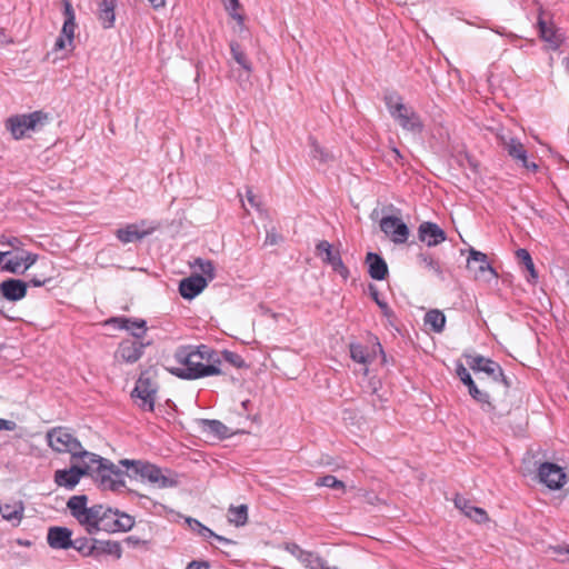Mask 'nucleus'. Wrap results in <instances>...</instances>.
<instances>
[{"label":"nucleus","instance_id":"obj_1","mask_svg":"<svg viewBox=\"0 0 569 569\" xmlns=\"http://www.w3.org/2000/svg\"><path fill=\"white\" fill-rule=\"evenodd\" d=\"M211 356V350L207 346H181L174 352V359L181 367L172 368L170 372L188 380L219 375L220 368L210 362Z\"/></svg>","mask_w":569,"mask_h":569},{"label":"nucleus","instance_id":"obj_2","mask_svg":"<svg viewBox=\"0 0 569 569\" xmlns=\"http://www.w3.org/2000/svg\"><path fill=\"white\" fill-rule=\"evenodd\" d=\"M72 465L96 477L103 490L119 491L124 487L123 472L110 460L81 447L71 458Z\"/></svg>","mask_w":569,"mask_h":569},{"label":"nucleus","instance_id":"obj_3","mask_svg":"<svg viewBox=\"0 0 569 569\" xmlns=\"http://www.w3.org/2000/svg\"><path fill=\"white\" fill-rule=\"evenodd\" d=\"M120 465L127 467L132 473L129 476H139L142 480H147L152 486L164 489L173 488L178 486V479L174 473L168 469H161L160 467L142 460H120Z\"/></svg>","mask_w":569,"mask_h":569},{"label":"nucleus","instance_id":"obj_4","mask_svg":"<svg viewBox=\"0 0 569 569\" xmlns=\"http://www.w3.org/2000/svg\"><path fill=\"white\" fill-rule=\"evenodd\" d=\"M67 508L79 525L86 529L87 533L96 535L99 532L98 525L103 505L88 507V497L86 495H77L68 499Z\"/></svg>","mask_w":569,"mask_h":569},{"label":"nucleus","instance_id":"obj_5","mask_svg":"<svg viewBox=\"0 0 569 569\" xmlns=\"http://www.w3.org/2000/svg\"><path fill=\"white\" fill-rule=\"evenodd\" d=\"M50 121V114L42 110L30 113L16 114L6 121V128L10 131L16 140H20L27 136V132L40 131Z\"/></svg>","mask_w":569,"mask_h":569},{"label":"nucleus","instance_id":"obj_6","mask_svg":"<svg viewBox=\"0 0 569 569\" xmlns=\"http://www.w3.org/2000/svg\"><path fill=\"white\" fill-rule=\"evenodd\" d=\"M385 102L391 117L398 121L402 129L412 132L422 131L423 126L419 114L408 108L397 93L387 94Z\"/></svg>","mask_w":569,"mask_h":569},{"label":"nucleus","instance_id":"obj_7","mask_svg":"<svg viewBox=\"0 0 569 569\" xmlns=\"http://www.w3.org/2000/svg\"><path fill=\"white\" fill-rule=\"evenodd\" d=\"M158 390L157 382L150 375V371L141 372L136 386L131 392V397L139 400L138 406L146 411L154 410L156 393Z\"/></svg>","mask_w":569,"mask_h":569},{"label":"nucleus","instance_id":"obj_8","mask_svg":"<svg viewBox=\"0 0 569 569\" xmlns=\"http://www.w3.org/2000/svg\"><path fill=\"white\" fill-rule=\"evenodd\" d=\"M47 440L52 450L59 453H70L71 458L82 447L81 442L64 427H56L49 430Z\"/></svg>","mask_w":569,"mask_h":569},{"label":"nucleus","instance_id":"obj_9","mask_svg":"<svg viewBox=\"0 0 569 569\" xmlns=\"http://www.w3.org/2000/svg\"><path fill=\"white\" fill-rule=\"evenodd\" d=\"M134 526V519L118 509L103 506L99 520V531H129Z\"/></svg>","mask_w":569,"mask_h":569},{"label":"nucleus","instance_id":"obj_10","mask_svg":"<svg viewBox=\"0 0 569 569\" xmlns=\"http://www.w3.org/2000/svg\"><path fill=\"white\" fill-rule=\"evenodd\" d=\"M467 269L473 274V278L479 281L490 282L498 278V273L489 263L487 254L473 248L469 250Z\"/></svg>","mask_w":569,"mask_h":569},{"label":"nucleus","instance_id":"obj_11","mask_svg":"<svg viewBox=\"0 0 569 569\" xmlns=\"http://www.w3.org/2000/svg\"><path fill=\"white\" fill-rule=\"evenodd\" d=\"M465 358L467 359V363L472 371L483 372L493 381L502 382L506 387L510 386L508 378L503 375V370L498 362L480 355L465 353Z\"/></svg>","mask_w":569,"mask_h":569},{"label":"nucleus","instance_id":"obj_12","mask_svg":"<svg viewBox=\"0 0 569 569\" xmlns=\"http://www.w3.org/2000/svg\"><path fill=\"white\" fill-rule=\"evenodd\" d=\"M317 254L321 257L325 263L332 267L333 271L340 274L343 279L349 277V270L345 266L340 252L333 250L331 243L327 240H321L316 246Z\"/></svg>","mask_w":569,"mask_h":569},{"label":"nucleus","instance_id":"obj_13","mask_svg":"<svg viewBox=\"0 0 569 569\" xmlns=\"http://www.w3.org/2000/svg\"><path fill=\"white\" fill-rule=\"evenodd\" d=\"M456 373L461 382L468 387L469 395L482 406V409L485 411H491L493 406L489 400V395L477 387L471 375L461 362L457 363Z\"/></svg>","mask_w":569,"mask_h":569},{"label":"nucleus","instance_id":"obj_14","mask_svg":"<svg viewBox=\"0 0 569 569\" xmlns=\"http://www.w3.org/2000/svg\"><path fill=\"white\" fill-rule=\"evenodd\" d=\"M538 478L551 490H558L566 483L563 469L553 462L541 463L538 468Z\"/></svg>","mask_w":569,"mask_h":569},{"label":"nucleus","instance_id":"obj_15","mask_svg":"<svg viewBox=\"0 0 569 569\" xmlns=\"http://www.w3.org/2000/svg\"><path fill=\"white\" fill-rule=\"evenodd\" d=\"M380 229L392 242L401 244L409 238L408 226L398 217L387 216L380 220Z\"/></svg>","mask_w":569,"mask_h":569},{"label":"nucleus","instance_id":"obj_16","mask_svg":"<svg viewBox=\"0 0 569 569\" xmlns=\"http://www.w3.org/2000/svg\"><path fill=\"white\" fill-rule=\"evenodd\" d=\"M150 343V341L126 339L119 345L116 357L127 363H134L142 357L144 348Z\"/></svg>","mask_w":569,"mask_h":569},{"label":"nucleus","instance_id":"obj_17","mask_svg":"<svg viewBox=\"0 0 569 569\" xmlns=\"http://www.w3.org/2000/svg\"><path fill=\"white\" fill-rule=\"evenodd\" d=\"M418 238L428 247H436L447 239V234L437 223L423 221L418 227Z\"/></svg>","mask_w":569,"mask_h":569},{"label":"nucleus","instance_id":"obj_18","mask_svg":"<svg viewBox=\"0 0 569 569\" xmlns=\"http://www.w3.org/2000/svg\"><path fill=\"white\" fill-rule=\"evenodd\" d=\"M84 476H87V471L84 469H80L71 465L69 469L56 470L53 479L58 487H63L68 490H72Z\"/></svg>","mask_w":569,"mask_h":569},{"label":"nucleus","instance_id":"obj_19","mask_svg":"<svg viewBox=\"0 0 569 569\" xmlns=\"http://www.w3.org/2000/svg\"><path fill=\"white\" fill-rule=\"evenodd\" d=\"M503 148L513 160L520 162L523 168L533 172L538 170V164L528 160L527 150L517 138H510L509 140L505 141Z\"/></svg>","mask_w":569,"mask_h":569},{"label":"nucleus","instance_id":"obj_20","mask_svg":"<svg viewBox=\"0 0 569 569\" xmlns=\"http://www.w3.org/2000/svg\"><path fill=\"white\" fill-rule=\"evenodd\" d=\"M72 531L67 527H50L47 533V542L52 549L67 550L73 545Z\"/></svg>","mask_w":569,"mask_h":569},{"label":"nucleus","instance_id":"obj_21","mask_svg":"<svg viewBox=\"0 0 569 569\" xmlns=\"http://www.w3.org/2000/svg\"><path fill=\"white\" fill-rule=\"evenodd\" d=\"M28 283L20 279L9 278L0 283V295L8 301H19L26 297Z\"/></svg>","mask_w":569,"mask_h":569},{"label":"nucleus","instance_id":"obj_22","mask_svg":"<svg viewBox=\"0 0 569 569\" xmlns=\"http://www.w3.org/2000/svg\"><path fill=\"white\" fill-rule=\"evenodd\" d=\"M207 287V278L200 274H192L180 281L179 292L188 300L196 298Z\"/></svg>","mask_w":569,"mask_h":569},{"label":"nucleus","instance_id":"obj_23","mask_svg":"<svg viewBox=\"0 0 569 569\" xmlns=\"http://www.w3.org/2000/svg\"><path fill=\"white\" fill-rule=\"evenodd\" d=\"M112 322L117 323L120 329L129 331L133 340H141L147 332V322L143 319H131L126 317L113 318Z\"/></svg>","mask_w":569,"mask_h":569},{"label":"nucleus","instance_id":"obj_24","mask_svg":"<svg viewBox=\"0 0 569 569\" xmlns=\"http://www.w3.org/2000/svg\"><path fill=\"white\" fill-rule=\"evenodd\" d=\"M366 263L368 264V273L373 280L381 281L388 276V264L380 254L368 252Z\"/></svg>","mask_w":569,"mask_h":569},{"label":"nucleus","instance_id":"obj_25","mask_svg":"<svg viewBox=\"0 0 569 569\" xmlns=\"http://www.w3.org/2000/svg\"><path fill=\"white\" fill-rule=\"evenodd\" d=\"M117 0H97L98 19L104 29L114 26Z\"/></svg>","mask_w":569,"mask_h":569},{"label":"nucleus","instance_id":"obj_26","mask_svg":"<svg viewBox=\"0 0 569 569\" xmlns=\"http://www.w3.org/2000/svg\"><path fill=\"white\" fill-rule=\"evenodd\" d=\"M88 553H93V556L110 555L119 559L122 555V548L118 541L91 539V550Z\"/></svg>","mask_w":569,"mask_h":569},{"label":"nucleus","instance_id":"obj_27","mask_svg":"<svg viewBox=\"0 0 569 569\" xmlns=\"http://www.w3.org/2000/svg\"><path fill=\"white\" fill-rule=\"evenodd\" d=\"M62 4L64 22L60 36L64 37L68 40V43L72 46L76 29V14L72 4L69 0H63Z\"/></svg>","mask_w":569,"mask_h":569},{"label":"nucleus","instance_id":"obj_28","mask_svg":"<svg viewBox=\"0 0 569 569\" xmlns=\"http://www.w3.org/2000/svg\"><path fill=\"white\" fill-rule=\"evenodd\" d=\"M24 512V506L22 501L13 502H0V513L7 521L19 525Z\"/></svg>","mask_w":569,"mask_h":569},{"label":"nucleus","instance_id":"obj_29","mask_svg":"<svg viewBox=\"0 0 569 569\" xmlns=\"http://www.w3.org/2000/svg\"><path fill=\"white\" fill-rule=\"evenodd\" d=\"M200 426L203 432L218 439H226L231 436L230 429L219 420L202 419Z\"/></svg>","mask_w":569,"mask_h":569},{"label":"nucleus","instance_id":"obj_30","mask_svg":"<svg viewBox=\"0 0 569 569\" xmlns=\"http://www.w3.org/2000/svg\"><path fill=\"white\" fill-rule=\"evenodd\" d=\"M539 33L542 40L556 50L562 43V36L552 26H548L541 18L538 20Z\"/></svg>","mask_w":569,"mask_h":569},{"label":"nucleus","instance_id":"obj_31","mask_svg":"<svg viewBox=\"0 0 569 569\" xmlns=\"http://www.w3.org/2000/svg\"><path fill=\"white\" fill-rule=\"evenodd\" d=\"M417 260L420 267L433 272L439 279H445V273L440 261L436 259L431 253L420 252L417 256Z\"/></svg>","mask_w":569,"mask_h":569},{"label":"nucleus","instance_id":"obj_32","mask_svg":"<svg viewBox=\"0 0 569 569\" xmlns=\"http://www.w3.org/2000/svg\"><path fill=\"white\" fill-rule=\"evenodd\" d=\"M149 233L150 231H140L137 224H129L117 231V238L123 243H129L141 240Z\"/></svg>","mask_w":569,"mask_h":569},{"label":"nucleus","instance_id":"obj_33","mask_svg":"<svg viewBox=\"0 0 569 569\" xmlns=\"http://www.w3.org/2000/svg\"><path fill=\"white\" fill-rule=\"evenodd\" d=\"M230 51L232 59L248 73L252 71V64L247 57L246 52L243 51L242 47L238 43L232 41L230 43Z\"/></svg>","mask_w":569,"mask_h":569},{"label":"nucleus","instance_id":"obj_34","mask_svg":"<svg viewBox=\"0 0 569 569\" xmlns=\"http://www.w3.org/2000/svg\"><path fill=\"white\" fill-rule=\"evenodd\" d=\"M309 146L311 158L318 160L319 163L325 164L335 159L333 154L323 149L313 138H309Z\"/></svg>","mask_w":569,"mask_h":569},{"label":"nucleus","instance_id":"obj_35","mask_svg":"<svg viewBox=\"0 0 569 569\" xmlns=\"http://www.w3.org/2000/svg\"><path fill=\"white\" fill-rule=\"evenodd\" d=\"M425 323L429 325L435 332H441L446 325V317L439 310H430L426 313Z\"/></svg>","mask_w":569,"mask_h":569},{"label":"nucleus","instance_id":"obj_36","mask_svg":"<svg viewBox=\"0 0 569 569\" xmlns=\"http://www.w3.org/2000/svg\"><path fill=\"white\" fill-rule=\"evenodd\" d=\"M300 562L308 569H329L327 562L312 551H307Z\"/></svg>","mask_w":569,"mask_h":569},{"label":"nucleus","instance_id":"obj_37","mask_svg":"<svg viewBox=\"0 0 569 569\" xmlns=\"http://www.w3.org/2000/svg\"><path fill=\"white\" fill-rule=\"evenodd\" d=\"M191 267L199 269V271L201 272L200 276L206 277L207 282L214 278V266L211 260L196 258L193 263H191Z\"/></svg>","mask_w":569,"mask_h":569},{"label":"nucleus","instance_id":"obj_38","mask_svg":"<svg viewBox=\"0 0 569 569\" xmlns=\"http://www.w3.org/2000/svg\"><path fill=\"white\" fill-rule=\"evenodd\" d=\"M516 257L519 263L523 264L525 268L529 271L531 279L536 280L538 274L536 272L535 264L529 251L527 249L520 248L516 251Z\"/></svg>","mask_w":569,"mask_h":569},{"label":"nucleus","instance_id":"obj_39","mask_svg":"<svg viewBox=\"0 0 569 569\" xmlns=\"http://www.w3.org/2000/svg\"><path fill=\"white\" fill-rule=\"evenodd\" d=\"M229 515L230 522H233L236 526H243L248 519V508L246 505L230 507Z\"/></svg>","mask_w":569,"mask_h":569},{"label":"nucleus","instance_id":"obj_40","mask_svg":"<svg viewBox=\"0 0 569 569\" xmlns=\"http://www.w3.org/2000/svg\"><path fill=\"white\" fill-rule=\"evenodd\" d=\"M350 357L353 361L362 365L369 362L367 348L360 343H350Z\"/></svg>","mask_w":569,"mask_h":569},{"label":"nucleus","instance_id":"obj_41","mask_svg":"<svg viewBox=\"0 0 569 569\" xmlns=\"http://www.w3.org/2000/svg\"><path fill=\"white\" fill-rule=\"evenodd\" d=\"M187 522L192 531H196L199 536L204 539L211 538L213 536V531L202 525L200 521L193 518H188Z\"/></svg>","mask_w":569,"mask_h":569},{"label":"nucleus","instance_id":"obj_42","mask_svg":"<svg viewBox=\"0 0 569 569\" xmlns=\"http://www.w3.org/2000/svg\"><path fill=\"white\" fill-rule=\"evenodd\" d=\"M22 259L20 256H16L13 258H6L3 261L2 270L11 272V273H23Z\"/></svg>","mask_w":569,"mask_h":569},{"label":"nucleus","instance_id":"obj_43","mask_svg":"<svg viewBox=\"0 0 569 569\" xmlns=\"http://www.w3.org/2000/svg\"><path fill=\"white\" fill-rule=\"evenodd\" d=\"M316 485L321 486V487L332 488V489H339V490H345V487H346L341 480H338L335 476H331V475L320 477L317 480Z\"/></svg>","mask_w":569,"mask_h":569},{"label":"nucleus","instance_id":"obj_44","mask_svg":"<svg viewBox=\"0 0 569 569\" xmlns=\"http://www.w3.org/2000/svg\"><path fill=\"white\" fill-rule=\"evenodd\" d=\"M71 548H74L86 557L93 556V553H88V551L91 550V540L88 538H78L73 540Z\"/></svg>","mask_w":569,"mask_h":569},{"label":"nucleus","instance_id":"obj_45","mask_svg":"<svg viewBox=\"0 0 569 569\" xmlns=\"http://www.w3.org/2000/svg\"><path fill=\"white\" fill-rule=\"evenodd\" d=\"M223 359L236 368H242L246 366V362L242 359V357L232 351H223Z\"/></svg>","mask_w":569,"mask_h":569},{"label":"nucleus","instance_id":"obj_46","mask_svg":"<svg viewBox=\"0 0 569 569\" xmlns=\"http://www.w3.org/2000/svg\"><path fill=\"white\" fill-rule=\"evenodd\" d=\"M467 517L472 519L477 523L486 522L489 519L486 510L479 507H473L472 509H470Z\"/></svg>","mask_w":569,"mask_h":569},{"label":"nucleus","instance_id":"obj_47","mask_svg":"<svg viewBox=\"0 0 569 569\" xmlns=\"http://www.w3.org/2000/svg\"><path fill=\"white\" fill-rule=\"evenodd\" d=\"M224 8L229 12V14L236 19L238 22L243 21V17L236 12V10L239 8V0H223Z\"/></svg>","mask_w":569,"mask_h":569},{"label":"nucleus","instance_id":"obj_48","mask_svg":"<svg viewBox=\"0 0 569 569\" xmlns=\"http://www.w3.org/2000/svg\"><path fill=\"white\" fill-rule=\"evenodd\" d=\"M455 506L465 515L468 516L469 510L472 509L475 506L470 503L468 499H466L462 496H457L455 499Z\"/></svg>","mask_w":569,"mask_h":569},{"label":"nucleus","instance_id":"obj_49","mask_svg":"<svg viewBox=\"0 0 569 569\" xmlns=\"http://www.w3.org/2000/svg\"><path fill=\"white\" fill-rule=\"evenodd\" d=\"M22 259L23 272L36 263L38 256L31 252H24L20 256Z\"/></svg>","mask_w":569,"mask_h":569},{"label":"nucleus","instance_id":"obj_50","mask_svg":"<svg viewBox=\"0 0 569 569\" xmlns=\"http://www.w3.org/2000/svg\"><path fill=\"white\" fill-rule=\"evenodd\" d=\"M286 550L296 557L299 561L302 559L307 550H303L297 543H288Z\"/></svg>","mask_w":569,"mask_h":569},{"label":"nucleus","instance_id":"obj_51","mask_svg":"<svg viewBox=\"0 0 569 569\" xmlns=\"http://www.w3.org/2000/svg\"><path fill=\"white\" fill-rule=\"evenodd\" d=\"M280 240H281V236L277 233L274 228H272L271 230L267 231L264 244L274 246V244L279 243Z\"/></svg>","mask_w":569,"mask_h":569},{"label":"nucleus","instance_id":"obj_52","mask_svg":"<svg viewBox=\"0 0 569 569\" xmlns=\"http://www.w3.org/2000/svg\"><path fill=\"white\" fill-rule=\"evenodd\" d=\"M51 280L50 277H33L27 282L28 284H31L33 287H41L48 283Z\"/></svg>","mask_w":569,"mask_h":569},{"label":"nucleus","instance_id":"obj_53","mask_svg":"<svg viewBox=\"0 0 569 569\" xmlns=\"http://www.w3.org/2000/svg\"><path fill=\"white\" fill-rule=\"evenodd\" d=\"M16 428H17V423L14 421L0 418V431L1 430L13 431V430H16Z\"/></svg>","mask_w":569,"mask_h":569},{"label":"nucleus","instance_id":"obj_54","mask_svg":"<svg viewBox=\"0 0 569 569\" xmlns=\"http://www.w3.org/2000/svg\"><path fill=\"white\" fill-rule=\"evenodd\" d=\"M211 569L210 563L208 561H197L193 560L189 563V569Z\"/></svg>","mask_w":569,"mask_h":569},{"label":"nucleus","instance_id":"obj_55","mask_svg":"<svg viewBox=\"0 0 569 569\" xmlns=\"http://www.w3.org/2000/svg\"><path fill=\"white\" fill-rule=\"evenodd\" d=\"M369 293L372 300L378 305V301H383L380 299L379 290L375 284H369Z\"/></svg>","mask_w":569,"mask_h":569},{"label":"nucleus","instance_id":"obj_56","mask_svg":"<svg viewBox=\"0 0 569 569\" xmlns=\"http://www.w3.org/2000/svg\"><path fill=\"white\" fill-rule=\"evenodd\" d=\"M378 307L381 309L383 316L391 317L393 315L392 310L385 300L378 301Z\"/></svg>","mask_w":569,"mask_h":569},{"label":"nucleus","instance_id":"obj_57","mask_svg":"<svg viewBox=\"0 0 569 569\" xmlns=\"http://www.w3.org/2000/svg\"><path fill=\"white\" fill-rule=\"evenodd\" d=\"M67 43H68V40L64 37L59 36L54 42L53 49L62 50L67 47Z\"/></svg>","mask_w":569,"mask_h":569},{"label":"nucleus","instance_id":"obj_58","mask_svg":"<svg viewBox=\"0 0 569 569\" xmlns=\"http://www.w3.org/2000/svg\"><path fill=\"white\" fill-rule=\"evenodd\" d=\"M247 200L248 202L252 206V207H256L258 208L259 207V201L257 199V196L252 192V190L248 189L247 190Z\"/></svg>","mask_w":569,"mask_h":569},{"label":"nucleus","instance_id":"obj_59","mask_svg":"<svg viewBox=\"0 0 569 569\" xmlns=\"http://www.w3.org/2000/svg\"><path fill=\"white\" fill-rule=\"evenodd\" d=\"M365 499L367 502L371 503V505H375L379 499H378V496L373 492H366L363 495Z\"/></svg>","mask_w":569,"mask_h":569},{"label":"nucleus","instance_id":"obj_60","mask_svg":"<svg viewBox=\"0 0 569 569\" xmlns=\"http://www.w3.org/2000/svg\"><path fill=\"white\" fill-rule=\"evenodd\" d=\"M148 2L156 10L166 6V0H148Z\"/></svg>","mask_w":569,"mask_h":569},{"label":"nucleus","instance_id":"obj_61","mask_svg":"<svg viewBox=\"0 0 569 569\" xmlns=\"http://www.w3.org/2000/svg\"><path fill=\"white\" fill-rule=\"evenodd\" d=\"M211 538H214L217 541L228 543V545L234 543V541H232L231 539H228V538L217 535L214 532H213V536H211Z\"/></svg>","mask_w":569,"mask_h":569},{"label":"nucleus","instance_id":"obj_62","mask_svg":"<svg viewBox=\"0 0 569 569\" xmlns=\"http://www.w3.org/2000/svg\"><path fill=\"white\" fill-rule=\"evenodd\" d=\"M8 246L12 247V248H17L21 242L18 238L16 237H10L6 240V242Z\"/></svg>","mask_w":569,"mask_h":569},{"label":"nucleus","instance_id":"obj_63","mask_svg":"<svg viewBox=\"0 0 569 569\" xmlns=\"http://www.w3.org/2000/svg\"><path fill=\"white\" fill-rule=\"evenodd\" d=\"M11 254L10 251H6V252H1L0 251V264L3 263V261L6 260L7 257H9Z\"/></svg>","mask_w":569,"mask_h":569},{"label":"nucleus","instance_id":"obj_64","mask_svg":"<svg viewBox=\"0 0 569 569\" xmlns=\"http://www.w3.org/2000/svg\"><path fill=\"white\" fill-rule=\"evenodd\" d=\"M127 541H128V542H134V543H136V542H138V540H134V539H133V537H128V538H127Z\"/></svg>","mask_w":569,"mask_h":569}]
</instances>
